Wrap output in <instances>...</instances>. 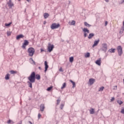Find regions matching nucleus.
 Here are the masks:
<instances>
[{
	"mask_svg": "<svg viewBox=\"0 0 124 124\" xmlns=\"http://www.w3.org/2000/svg\"><path fill=\"white\" fill-rule=\"evenodd\" d=\"M40 78L41 77L39 75L37 74L35 75V72H32L30 76L28 78L29 81H28L27 83L29 88H31V89L32 88V83H34L35 82V79L40 80Z\"/></svg>",
	"mask_w": 124,
	"mask_h": 124,
	"instance_id": "f257e3e1",
	"label": "nucleus"
},
{
	"mask_svg": "<svg viewBox=\"0 0 124 124\" xmlns=\"http://www.w3.org/2000/svg\"><path fill=\"white\" fill-rule=\"evenodd\" d=\"M35 50L33 47H29L28 49V53H29V57H32L34 55Z\"/></svg>",
	"mask_w": 124,
	"mask_h": 124,
	"instance_id": "f03ea898",
	"label": "nucleus"
},
{
	"mask_svg": "<svg viewBox=\"0 0 124 124\" xmlns=\"http://www.w3.org/2000/svg\"><path fill=\"white\" fill-rule=\"evenodd\" d=\"M117 52L118 53L119 56L121 57V56L123 55V48H122V46H117Z\"/></svg>",
	"mask_w": 124,
	"mask_h": 124,
	"instance_id": "7ed1b4c3",
	"label": "nucleus"
},
{
	"mask_svg": "<svg viewBox=\"0 0 124 124\" xmlns=\"http://www.w3.org/2000/svg\"><path fill=\"white\" fill-rule=\"evenodd\" d=\"M82 31L84 32V37H87L88 36L87 33H90V30H88V28H84L82 30Z\"/></svg>",
	"mask_w": 124,
	"mask_h": 124,
	"instance_id": "20e7f679",
	"label": "nucleus"
},
{
	"mask_svg": "<svg viewBox=\"0 0 124 124\" xmlns=\"http://www.w3.org/2000/svg\"><path fill=\"white\" fill-rule=\"evenodd\" d=\"M60 24H57V23H53L51 25V30H55V29H58V28H59L60 27Z\"/></svg>",
	"mask_w": 124,
	"mask_h": 124,
	"instance_id": "39448f33",
	"label": "nucleus"
},
{
	"mask_svg": "<svg viewBox=\"0 0 124 124\" xmlns=\"http://www.w3.org/2000/svg\"><path fill=\"white\" fill-rule=\"evenodd\" d=\"M54 45H51L50 43L48 44V51L49 53H51V52L53 51V49H54Z\"/></svg>",
	"mask_w": 124,
	"mask_h": 124,
	"instance_id": "423d86ee",
	"label": "nucleus"
},
{
	"mask_svg": "<svg viewBox=\"0 0 124 124\" xmlns=\"http://www.w3.org/2000/svg\"><path fill=\"white\" fill-rule=\"evenodd\" d=\"M28 45H29V41L25 40L22 46V48H23V49H26V46H28Z\"/></svg>",
	"mask_w": 124,
	"mask_h": 124,
	"instance_id": "0eeeda50",
	"label": "nucleus"
},
{
	"mask_svg": "<svg viewBox=\"0 0 124 124\" xmlns=\"http://www.w3.org/2000/svg\"><path fill=\"white\" fill-rule=\"evenodd\" d=\"M102 50L105 52V53H106V51H107V45L106 44H102Z\"/></svg>",
	"mask_w": 124,
	"mask_h": 124,
	"instance_id": "6e6552de",
	"label": "nucleus"
},
{
	"mask_svg": "<svg viewBox=\"0 0 124 124\" xmlns=\"http://www.w3.org/2000/svg\"><path fill=\"white\" fill-rule=\"evenodd\" d=\"M7 4H8L10 8H11L12 6H14V4H13L11 0H9V1L7 3Z\"/></svg>",
	"mask_w": 124,
	"mask_h": 124,
	"instance_id": "1a4fd4ad",
	"label": "nucleus"
},
{
	"mask_svg": "<svg viewBox=\"0 0 124 124\" xmlns=\"http://www.w3.org/2000/svg\"><path fill=\"white\" fill-rule=\"evenodd\" d=\"M45 72H46L48 68H49V66L48 65V62L47 61L45 62Z\"/></svg>",
	"mask_w": 124,
	"mask_h": 124,
	"instance_id": "9d476101",
	"label": "nucleus"
},
{
	"mask_svg": "<svg viewBox=\"0 0 124 124\" xmlns=\"http://www.w3.org/2000/svg\"><path fill=\"white\" fill-rule=\"evenodd\" d=\"M99 41H100L99 39H98L96 41H94V44L92 46L93 48H94V47H95V46H97V45L99 43Z\"/></svg>",
	"mask_w": 124,
	"mask_h": 124,
	"instance_id": "9b49d317",
	"label": "nucleus"
},
{
	"mask_svg": "<svg viewBox=\"0 0 124 124\" xmlns=\"http://www.w3.org/2000/svg\"><path fill=\"white\" fill-rule=\"evenodd\" d=\"M40 109L41 112H43L44 111V109H45V105L44 104H42L40 106Z\"/></svg>",
	"mask_w": 124,
	"mask_h": 124,
	"instance_id": "f8f14e48",
	"label": "nucleus"
},
{
	"mask_svg": "<svg viewBox=\"0 0 124 124\" xmlns=\"http://www.w3.org/2000/svg\"><path fill=\"white\" fill-rule=\"evenodd\" d=\"M96 64H97V65H101V59H99L95 62Z\"/></svg>",
	"mask_w": 124,
	"mask_h": 124,
	"instance_id": "ddd939ff",
	"label": "nucleus"
},
{
	"mask_svg": "<svg viewBox=\"0 0 124 124\" xmlns=\"http://www.w3.org/2000/svg\"><path fill=\"white\" fill-rule=\"evenodd\" d=\"M93 36H94V34L93 33H91L89 34L88 38V39H92Z\"/></svg>",
	"mask_w": 124,
	"mask_h": 124,
	"instance_id": "4468645a",
	"label": "nucleus"
},
{
	"mask_svg": "<svg viewBox=\"0 0 124 124\" xmlns=\"http://www.w3.org/2000/svg\"><path fill=\"white\" fill-rule=\"evenodd\" d=\"M94 81H95V79H94L93 78H90V79H89L90 85H93V84L94 83Z\"/></svg>",
	"mask_w": 124,
	"mask_h": 124,
	"instance_id": "2eb2a0df",
	"label": "nucleus"
},
{
	"mask_svg": "<svg viewBox=\"0 0 124 124\" xmlns=\"http://www.w3.org/2000/svg\"><path fill=\"white\" fill-rule=\"evenodd\" d=\"M24 37V35L23 34H20L16 36V40H19V39H20V38H23Z\"/></svg>",
	"mask_w": 124,
	"mask_h": 124,
	"instance_id": "dca6fc26",
	"label": "nucleus"
},
{
	"mask_svg": "<svg viewBox=\"0 0 124 124\" xmlns=\"http://www.w3.org/2000/svg\"><path fill=\"white\" fill-rule=\"evenodd\" d=\"M69 81L72 83V85H73V87L72 88H75V87H76V84L75 83V82L72 81V80L70 79Z\"/></svg>",
	"mask_w": 124,
	"mask_h": 124,
	"instance_id": "f3484780",
	"label": "nucleus"
},
{
	"mask_svg": "<svg viewBox=\"0 0 124 124\" xmlns=\"http://www.w3.org/2000/svg\"><path fill=\"white\" fill-rule=\"evenodd\" d=\"M49 16H50V15H49V14H48L47 13H45L44 14V17L45 19H47V18H48V17H49Z\"/></svg>",
	"mask_w": 124,
	"mask_h": 124,
	"instance_id": "a211bd4d",
	"label": "nucleus"
},
{
	"mask_svg": "<svg viewBox=\"0 0 124 124\" xmlns=\"http://www.w3.org/2000/svg\"><path fill=\"white\" fill-rule=\"evenodd\" d=\"M84 26H85V27H87L88 28H91V27L92 26L91 25L89 24L87 22H84Z\"/></svg>",
	"mask_w": 124,
	"mask_h": 124,
	"instance_id": "6ab92c4d",
	"label": "nucleus"
},
{
	"mask_svg": "<svg viewBox=\"0 0 124 124\" xmlns=\"http://www.w3.org/2000/svg\"><path fill=\"white\" fill-rule=\"evenodd\" d=\"M10 75H9V74H7V75H6V76L5 77V80H9V79L10 78Z\"/></svg>",
	"mask_w": 124,
	"mask_h": 124,
	"instance_id": "aec40b11",
	"label": "nucleus"
},
{
	"mask_svg": "<svg viewBox=\"0 0 124 124\" xmlns=\"http://www.w3.org/2000/svg\"><path fill=\"white\" fill-rule=\"evenodd\" d=\"M115 50H116V49L111 48L108 50V52H109V53H115Z\"/></svg>",
	"mask_w": 124,
	"mask_h": 124,
	"instance_id": "412c9836",
	"label": "nucleus"
},
{
	"mask_svg": "<svg viewBox=\"0 0 124 124\" xmlns=\"http://www.w3.org/2000/svg\"><path fill=\"white\" fill-rule=\"evenodd\" d=\"M90 114H91V115H93V114H94V109L91 108L90 110Z\"/></svg>",
	"mask_w": 124,
	"mask_h": 124,
	"instance_id": "4be33fe9",
	"label": "nucleus"
},
{
	"mask_svg": "<svg viewBox=\"0 0 124 124\" xmlns=\"http://www.w3.org/2000/svg\"><path fill=\"white\" fill-rule=\"evenodd\" d=\"M73 61H74V58L73 57H71L69 58L70 62H73Z\"/></svg>",
	"mask_w": 124,
	"mask_h": 124,
	"instance_id": "5701e85b",
	"label": "nucleus"
},
{
	"mask_svg": "<svg viewBox=\"0 0 124 124\" xmlns=\"http://www.w3.org/2000/svg\"><path fill=\"white\" fill-rule=\"evenodd\" d=\"M104 90V87L102 86L99 88L98 92H103Z\"/></svg>",
	"mask_w": 124,
	"mask_h": 124,
	"instance_id": "b1692460",
	"label": "nucleus"
},
{
	"mask_svg": "<svg viewBox=\"0 0 124 124\" xmlns=\"http://www.w3.org/2000/svg\"><path fill=\"white\" fill-rule=\"evenodd\" d=\"M91 55V54H90L89 52H87V53H86L85 54V58H90V56Z\"/></svg>",
	"mask_w": 124,
	"mask_h": 124,
	"instance_id": "393cba45",
	"label": "nucleus"
},
{
	"mask_svg": "<svg viewBox=\"0 0 124 124\" xmlns=\"http://www.w3.org/2000/svg\"><path fill=\"white\" fill-rule=\"evenodd\" d=\"M65 87H66V83L64 82L62 84V86L61 87L62 90L63 89H64Z\"/></svg>",
	"mask_w": 124,
	"mask_h": 124,
	"instance_id": "a878e982",
	"label": "nucleus"
},
{
	"mask_svg": "<svg viewBox=\"0 0 124 124\" xmlns=\"http://www.w3.org/2000/svg\"><path fill=\"white\" fill-rule=\"evenodd\" d=\"M10 72L11 74H16V73H17V71H15L14 70H11Z\"/></svg>",
	"mask_w": 124,
	"mask_h": 124,
	"instance_id": "bb28decb",
	"label": "nucleus"
},
{
	"mask_svg": "<svg viewBox=\"0 0 124 124\" xmlns=\"http://www.w3.org/2000/svg\"><path fill=\"white\" fill-rule=\"evenodd\" d=\"M52 89H53V86H50L47 88V89H46V91H47V92H50V91H51V90H52Z\"/></svg>",
	"mask_w": 124,
	"mask_h": 124,
	"instance_id": "cd10ccee",
	"label": "nucleus"
},
{
	"mask_svg": "<svg viewBox=\"0 0 124 124\" xmlns=\"http://www.w3.org/2000/svg\"><path fill=\"white\" fill-rule=\"evenodd\" d=\"M117 103H118L119 105H122V104H123V101H122L121 100H118Z\"/></svg>",
	"mask_w": 124,
	"mask_h": 124,
	"instance_id": "c85d7f7f",
	"label": "nucleus"
},
{
	"mask_svg": "<svg viewBox=\"0 0 124 124\" xmlns=\"http://www.w3.org/2000/svg\"><path fill=\"white\" fill-rule=\"evenodd\" d=\"M11 24H12V22H10L9 23H6L5 24V26H6V27H9L10 25H11Z\"/></svg>",
	"mask_w": 124,
	"mask_h": 124,
	"instance_id": "c756f323",
	"label": "nucleus"
},
{
	"mask_svg": "<svg viewBox=\"0 0 124 124\" xmlns=\"http://www.w3.org/2000/svg\"><path fill=\"white\" fill-rule=\"evenodd\" d=\"M63 106H64V105L63 104H61L60 107V109H61V110H62V109L63 108Z\"/></svg>",
	"mask_w": 124,
	"mask_h": 124,
	"instance_id": "7c9ffc66",
	"label": "nucleus"
},
{
	"mask_svg": "<svg viewBox=\"0 0 124 124\" xmlns=\"http://www.w3.org/2000/svg\"><path fill=\"white\" fill-rule=\"evenodd\" d=\"M61 102V99H58L57 100V105H59L60 104V103Z\"/></svg>",
	"mask_w": 124,
	"mask_h": 124,
	"instance_id": "2f4dec72",
	"label": "nucleus"
},
{
	"mask_svg": "<svg viewBox=\"0 0 124 124\" xmlns=\"http://www.w3.org/2000/svg\"><path fill=\"white\" fill-rule=\"evenodd\" d=\"M30 60H31V61L32 62L31 63L32 64V63H33L34 65H35L36 63H35V62H34V61H33V59H32V58H31Z\"/></svg>",
	"mask_w": 124,
	"mask_h": 124,
	"instance_id": "473e14b6",
	"label": "nucleus"
},
{
	"mask_svg": "<svg viewBox=\"0 0 124 124\" xmlns=\"http://www.w3.org/2000/svg\"><path fill=\"white\" fill-rule=\"evenodd\" d=\"M7 36H10V35H11V31H7Z\"/></svg>",
	"mask_w": 124,
	"mask_h": 124,
	"instance_id": "72a5a7b5",
	"label": "nucleus"
},
{
	"mask_svg": "<svg viewBox=\"0 0 124 124\" xmlns=\"http://www.w3.org/2000/svg\"><path fill=\"white\" fill-rule=\"evenodd\" d=\"M11 123L13 124V121H12L11 120H9L7 121V124H11Z\"/></svg>",
	"mask_w": 124,
	"mask_h": 124,
	"instance_id": "f704fd0d",
	"label": "nucleus"
},
{
	"mask_svg": "<svg viewBox=\"0 0 124 124\" xmlns=\"http://www.w3.org/2000/svg\"><path fill=\"white\" fill-rule=\"evenodd\" d=\"M114 100H115V98L114 97H112L110 99V102H112V101H114Z\"/></svg>",
	"mask_w": 124,
	"mask_h": 124,
	"instance_id": "c9c22d12",
	"label": "nucleus"
},
{
	"mask_svg": "<svg viewBox=\"0 0 124 124\" xmlns=\"http://www.w3.org/2000/svg\"><path fill=\"white\" fill-rule=\"evenodd\" d=\"M75 21L74 20H73L72 22H71V25H75Z\"/></svg>",
	"mask_w": 124,
	"mask_h": 124,
	"instance_id": "e433bc0d",
	"label": "nucleus"
},
{
	"mask_svg": "<svg viewBox=\"0 0 124 124\" xmlns=\"http://www.w3.org/2000/svg\"><path fill=\"white\" fill-rule=\"evenodd\" d=\"M59 71H60L61 72H63V70H62V68L61 67L59 69Z\"/></svg>",
	"mask_w": 124,
	"mask_h": 124,
	"instance_id": "4c0bfd02",
	"label": "nucleus"
},
{
	"mask_svg": "<svg viewBox=\"0 0 124 124\" xmlns=\"http://www.w3.org/2000/svg\"><path fill=\"white\" fill-rule=\"evenodd\" d=\"M40 117H41V114H40V113H38V119H40Z\"/></svg>",
	"mask_w": 124,
	"mask_h": 124,
	"instance_id": "58836bf2",
	"label": "nucleus"
},
{
	"mask_svg": "<svg viewBox=\"0 0 124 124\" xmlns=\"http://www.w3.org/2000/svg\"><path fill=\"white\" fill-rule=\"evenodd\" d=\"M117 86H114L113 87V90H117Z\"/></svg>",
	"mask_w": 124,
	"mask_h": 124,
	"instance_id": "ea45409f",
	"label": "nucleus"
},
{
	"mask_svg": "<svg viewBox=\"0 0 124 124\" xmlns=\"http://www.w3.org/2000/svg\"><path fill=\"white\" fill-rule=\"evenodd\" d=\"M121 113H122V114H124V109L123 108V109H122V110H121Z\"/></svg>",
	"mask_w": 124,
	"mask_h": 124,
	"instance_id": "a19ab883",
	"label": "nucleus"
},
{
	"mask_svg": "<svg viewBox=\"0 0 124 124\" xmlns=\"http://www.w3.org/2000/svg\"><path fill=\"white\" fill-rule=\"evenodd\" d=\"M107 24H108V22L107 21H105V26H107Z\"/></svg>",
	"mask_w": 124,
	"mask_h": 124,
	"instance_id": "79ce46f5",
	"label": "nucleus"
},
{
	"mask_svg": "<svg viewBox=\"0 0 124 124\" xmlns=\"http://www.w3.org/2000/svg\"><path fill=\"white\" fill-rule=\"evenodd\" d=\"M29 123L30 124H33L31 121H29Z\"/></svg>",
	"mask_w": 124,
	"mask_h": 124,
	"instance_id": "37998d69",
	"label": "nucleus"
},
{
	"mask_svg": "<svg viewBox=\"0 0 124 124\" xmlns=\"http://www.w3.org/2000/svg\"><path fill=\"white\" fill-rule=\"evenodd\" d=\"M106 2H109V0H105Z\"/></svg>",
	"mask_w": 124,
	"mask_h": 124,
	"instance_id": "c03bdc74",
	"label": "nucleus"
},
{
	"mask_svg": "<svg viewBox=\"0 0 124 124\" xmlns=\"http://www.w3.org/2000/svg\"><path fill=\"white\" fill-rule=\"evenodd\" d=\"M41 52H44V50L43 49L41 48Z\"/></svg>",
	"mask_w": 124,
	"mask_h": 124,
	"instance_id": "a18cd8bd",
	"label": "nucleus"
},
{
	"mask_svg": "<svg viewBox=\"0 0 124 124\" xmlns=\"http://www.w3.org/2000/svg\"><path fill=\"white\" fill-rule=\"evenodd\" d=\"M38 68H39V69H40V70H41V69H42L41 67H39Z\"/></svg>",
	"mask_w": 124,
	"mask_h": 124,
	"instance_id": "49530a36",
	"label": "nucleus"
},
{
	"mask_svg": "<svg viewBox=\"0 0 124 124\" xmlns=\"http://www.w3.org/2000/svg\"><path fill=\"white\" fill-rule=\"evenodd\" d=\"M123 31H120V33H121V34H122V33H123Z\"/></svg>",
	"mask_w": 124,
	"mask_h": 124,
	"instance_id": "de8ad7c7",
	"label": "nucleus"
},
{
	"mask_svg": "<svg viewBox=\"0 0 124 124\" xmlns=\"http://www.w3.org/2000/svg\"><path fill=\"white\" fill-rule=\"evenodd\" d=\"M27 1H28V2H30V1H31V0H26Z\"/></svg>",
	"mask_w": 124,
	"mask_h": 124,
	"instance_id": "09e8293b",
	"label": "nucleus"
},
{
	"mask_svg": "<svg viewBox=\"0 0 124 124\" xmlns=\"http://www.w3.org/2000/svg\"><path fill=\"white\" fill-rule=\"evenodd\" d=\"M124 0H122V3H124Z\"/></svg>",
	"mask_w": 124,
	"mask_h": 124,
	"instance_id": "8fccbe9b",
	"label": "nucleus"
},
{
	"mask_svg": "<svg viewBox=\"0 0 124 124\" xmlns=\"http://www.w3.org/2000/svg\"><path fill=\"white\" fill-rule=\"evenodd\" d=\"M123 26L124 27V21H123Z\"/></svg>",
	"mask_w": 124,
	"mask_h": 124,
	"instance_id": "3c124183",
	"label": "nucleus"
},
{
	"mask_svg": "<svg viewBox=\"0 0 124 124\" xmlns=\"http://www.w3.org/2000/svg\"><path fill=\"white\" fill-rule=\"evenodd\" d=\"M19 1H20V0H18Z\"/></svg>",
	"mask_w": 124,
	"mask_h": 124,
	"instance_id": "603ef678",
	"label": "nucleus"
},
{
	"mask_svg": "<svg viewBox=\"0 0 124 124\" xmlns=\"http://www.w3.org/2000/svg\"><path fill=\"white\" fill-rule=\"evenodd\" d=\"M44 25H45V23H44Z\"/></svg>",
	"mask_w": 124,
	"mask_h": 124,
	"instance_id": "864d4df0",
	"label": "nucleus"
},
{
	"mask_svg": "<svg viewBox=\"0 0 124 124\" xmlns=\"http://www.w3.org/2000/svg\"><path fill=\"white\" fill-rule=\"evenodd\" d=\"M44 25H45V23H44Z\"/></svg>",
	"mask_w": 124,
	"mask_h": 124,
	"instance_id": "5fc2aeb1",
	"label": "nucleus"
}]
</instances>
